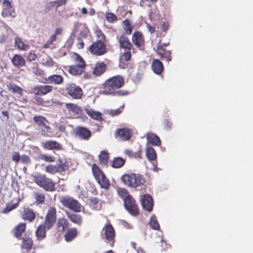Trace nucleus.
Wrapping results in <instances>:
<instances>
[{
  "instance_id": "nucleus-57",
  "label": "nucleus",
  "mask_w": 253,
  "mask_h": 253,
  "mask_svg": "<svg viewBox=\"0 0 253 253\" xmlns=\"http://www.w3.org/2000/svg\"><path fill=\"white\" fill-rule=\"evenodd\" d=\"M166 50L164 49L162 46H158L156 50L157 53L161 56V58L163 57Z\"/></svg>"
},
{
  "instance_id": "nucleus-5",
  "label": "nucleus",
  "mask_w": 253,
  "mask_h": 253,
  "mask_svg": "<svg viewBox=\"0 0 253 253\" xmlns=\"http://www.w3.org/2000/svg\"><path fill=\"white\" fill-rule=\"evenodd\" d=\"M92 170L94 177L101 187L105 189L108 188L110 182L99 167L95 164L93 165Z\"/></svg>"
},
{
  "instance_id": "nucleus-20",
  "label": "nucleus",
  "mask_w": 253,
  "mask_h": 253,
  "mask_svg": "<svg viewBox=\"0 0 253 253\" xmlns=\"http://www.w3.org/2000/svg\"><path fill=\"white\" fill-rule=\"evenodd\" d=\"M152 69L155 74L160 75L163 71V65L159 60L154 59L152 62Z\"/></svg>"
},
{
  "instance_id": "nucleus-40",
  "label": "nucleus",
  "mask_w": 253,
  "mask_h": 253,
  "mask_svg": "<svg viewBox=\"0 0 253 253\" xmlns=\"http://www.w3.org/2000/svg\"><path fill=\"white\" fill-rule=\"evenodd\" d=\"M57 224L59 228L61 227L62 231H64L69 225L68 220L65 218H62L58 219Z\"/></svg>"
},
{
  "instance_id": "nucleus-44",
  "label": "nucleus",
  "mask_w": 253,
  "mask_h": 253,
  "mask_svg": "<svg viewBox=\"0 0 253 253\" xmlns=\"http://www.w3.org/2000/svg\"><path fill=\"white\" fill-rule=\"evenodd\" d=\"M74 59L77 63V65L79 66L80 67H85V62L83 59L78 54H75L74 55Z\"/></svg>"
},
{
  "instance_id": "nucleus-64",
  "label": "nucleus",
  "mask_w": 253,
  "mask_h": 253,
  "mask_svg": "<svg viewBox=\"0 0 253 253\" xmlns=\"http://www.w3.org/2000/svg\"><path fill=\"white\" fill-rule=\"evenodd\" d=\"M126 31L127 34H130L132 31V29L130 27L126 26Z\"/></svg>"
},
{
  "instance_id": "nucleus-9",
  "label": "nucleus",
  "mask_w": 253,
  "mask_h": 253,
  "mask_svg": "<svg viewBox=\"0 0 253 253\" xmlns=\"http://www.w3.org/2000/svg\"><path fill=\"white\" fill-rule=\"evenodd\" d=\"M62 205L76 212L81 211V205L76 200L72 197H65L61 199Z\"/></svg>"
},
{
  "instance_id": "nucleus-59",
  "label": "nucleus",
  "mask_w": 253,
  "mask_h": 253,
  "mask_svg": "<svg viewBox=\"0 0 253 253\" xmlns=\"http://www.w3.org/2000/svg\"><path fill=\"white\" fill-rule=\"evenodd\" d=\"M67 0H58V1H53L52 2V4L56 6L57 7L59 6L62 4H65Z\"/></svg>"
},
{
  "instance_id": "nucleus-8",
  "label": "nucleus",
  "mask_w": 253,
  "mask_h": 253,
  "mask_svg": "<svg viewBox=\"0 0 253 253\" xmlns=\"http://www.w3.org/2000/svg\"><path fill=\"white\" fill-rule=\"evenodd\" d=\"M115 236V230L111 225H106L102 229L101 233L102 238L106 242H110L111 246L113 245Z\"/></svg>"
},
{
  "instance_id": "nucleus-31",
  "label": "nucleus",
  "mask_w": 253,
  "mask_h": 253,
  "mask_svg": "<svg viewBox=\"0 0 253 253\" xmlns=\"http://www.w3.org/2000/svg\"><path fill=\"white\" fill-rule=\"evenodd\" d=\"M146 155L149 161H154L157 158L156 153L154 148L148 147L146 150Z\"/></svg>"
},
{
  "instance_id": "nucleus-13",
  "label": "nucleus",
  "mask_w": 253,
  "mask_h": 253,
  "mask_svg": "<svg viewBox=\"0 0 253 253\" xmlns=\"http://www.w3.org/2000/svg\"><path fill=\"white\" fill-rule=\"evenodd\" d=\"M14 11V9L12 7L10 1L9 0H4L2 2V16L3 17L10 16L12 17H14L15 15L12 14Z\"/></svg>"
},
{
  "instance_id": "nucleus-3",
  "label": "nucleus",
  "mask_w": 253,
  "mask_h": 253,
  "mask_svg": "<svg viewBox=\"0 0 253 253\" xmlns=\"http://www.w3.org/2000/svg\"><path fill=\"white\" fill-rule=\"evenodd\" d=\"M119 42L121 50V61H128L131 57L130 49L132 44L128 38L122 35L119 38Z\"/></svg>"
},
{
  "instance_id": "nucleus-16",
  "label": "nucleus",
  "mask_w": 253,
  "mask_h": 253,
  "mask_svg": "<svg viewBox=\"0 0 253 253\" xmlns=\"http://www.w3.org/2000/svg\"><path fill=\"white\" fill-rule=\"evenodd\" d=\"M146 138L148 143L153 146H159L161 145V141L159 137L153 132H148L146 134Z\"/></svg>"
},
{
  "instance_id": "nucleus-62",
  "label": "nucleus",
  "mask_w": 253,
  "mask_h": 253,
  "mask_svg": "<svg viewBox=\"0 0 253 253\" xmlns=\"http://www.w3.org/2000/svg\"><path fill=\"white\" fill-rule=\"evenodd\" d=\"M146 27H147L148 30L149 31V32L150 33L152 34L155 32V28L154 27L152 26L149 23H146Z\"/></svg>"
},
{
  "instance_id": "nucleus-26",
  "label": "nucleus",
  "mask_w": 253,
  "mask_h": 253,
  "mask_svg": "<svg viewBox=\"0 0 253 253\" xmlns=\"http://www.w3.org/2000/svg\"><path fill=\"white\" fill-rule=\"evenodd\" d=\"M15 46L18 49L24 51L27 50L29 47V45L25 44L22 39L18 37L15 38Z\"/></svg>"
},
{
  "instance_id": "nucleus-45",
  "label": "nucleus",
  "mask_w": 253,
  "mask_h": 253,
  "mask_svg": "<svg viewBox=\"0 0 253 253\" xmlns=\"http://www.w3.org/2000/svg\"><path fill=\"white\" fill-rule=\"evenodd\" d=\"M41 160L44 161L46 162H54L55 159L54 156L49 155L47 156L44 154H42L40 156Z\"/></svg>"
},
{
  "instance_id": "nucleus-46",
  "label": "nucleus",
  "mask_w": 253,
  "mask_h": 253,
  "mask_svg": "<svg viewBox=\"0 0 253 253\" xmlns=\"http://www.w3.org/2000/svg\"><path fill=\"white\" fill-rule=\"evenodd\" d=\"M33 195L34 198L36 199V201L38 202L39 203H42L44 202L45 199L44 194L36 192Z\"/></svg>"
},
{
  "instance_id": "nucleus-12",
  "label": "nucleus",
  "mask_w": 253,
  "mask_h": 253,
  "mask_svg": "<svg viewBox=\"0 0 253 253\" xmlns=\"http://www.w3.org/2000/svg\"><path fill=\"white\" fill-rule=\"evenodd\" d=\"M67 91L69 95L74 98L78 99L82 95V90L81 88L74 84H70L67 87Z\"/></svg>"
},
{
  "instance_id": "nucleus-17",
  "label": "nucleus",
  "mask_w": 253,
  "mask_h": 253,
  "mask_svg": "<svg viewBox=\"0 0 253 253\" xmlns=\"http://www.w3.org/2000/svg\"><path fill=\"white\" fill-rule=\"evenodd\" d=\"M76 135L82 139L88 140L91 136V132L85 127H78L77 128Z\"/></svg>"
},
{
  "instance_id": "nucleus-60",
  "label": "nucleus",
  "mask_w": 253,
  "mask_h": 253,
  "mask_svg": "<svg viewBox=\"0 0 253 253\" xmlns=\"http://www.w3.org/2000/svg\"><path fill=\"white\" fill-rule=\"evenodd\" d=\"M169 26V25L168 22H164L162 25L161 28L163 31L166 32L168 30Z\"/></svg>"
},
{
  "instance_id": "nucleus-48",
  "label": "nucleus",
  "mask_w": 253,
  "mask_h": 253,
  "mask_svg": "<svg viewBox=\"0 0 253 253\" xmlns=\"http://www.w3.org/2000/svg\"><path fill=\"white\" fill-rule=\"evenodd\" d=\"M95 33L96 36L97 37V41L103 42H105V37L101 31H100V30L97 29L95 31Z\"/></svg>"
},
{
  "instance_id": "nucleus-53",
  "label": "nucleus",
  "mask_w": 253,
  "mask_h": 253,
  "mask_svg": "<svg viewBox=\"0 0 253 253\" xmlns=\"http://www.w3.org/2000/svg\"><path fill=\"white\" fill-rule=\"evenodd\" d=\"M106 19L109 22H113L117 19L116 16L112 13L106 14Z\"/></svg>"
},
{
  "instance_id": "nucleus-14",
  "label": "nucleus",
  "mask_w": 253,
  "mask_h": 253,
  "mask_svg": "<svg viewBox=\"0 0 253 253\" xmlns=\"http://www.w3.org/2000/svg\"><path fill=\"white\" fill-rule=\"evenodd\" d=\"M116 135L117 139L122 141L129 140L131 135V131L127 128H122L118 129L116 132Z\"/></svg>"
},
{
  "instance_id": "nucleus-1",
  "label": "nucleus",
  "mask_w": 253,
  "mask_h": 253,
  "mask_svg": "<svg viewBox=\"0 0 253 253\" xmlns=\"http://www.w3.org/2000/svg\"><path fill=\"white\" fill-rule=\"evenodd\" d=\"M124 84L123 79L120 76L113 77L107 80L104 84L103 94L105 95H110L117 93L119 95L127 94L125 91H118L115 92V90L121 87Z\"/></svg>"
},
{
  "instance_id": "nucleus-36",
  "label": "nucleus",
  "mask_w": 253,
  "mask_h": 253,
  "mask_svg": "<svg viewBox=\"0 0 253 253\" xmlns=\"http://www.w3.org/2000/svg\"><path fill=\"white\" fill-rule=\"evenodd\" d=\"M33 119L40 128L44 126V125L46 124V123L47 122L46 119L42 116H35L34 117Z\"/></svg>"
},
{
  "instance_id": "nucleus-2",
  "label": "nucleus",
  "mask_w": 253,
  "mask_h": 253,
  "mask_svg": "<svg viewBox=\"0 0 253 253\" xmlns=\"http://www.w3.org/2000/svg\"><path fill=\"white\" fill-rule=\"evenodd\" d=\"M121 179L126 185L133 188L141 186L146 181L142 175L135 173L124 174Z\"/></svg>"
},
{
  "instance_id": "nucleus-11",
  "label": "nucleus",
  "mask_w": 253,
  "mask_h": 253,
  "mask_svg": "<svg viewBox=\"0 0 253 253\" xmlns=\"http://www.w3.org/2000/svg\"><path fill=\"white\" fill-rule=\"evenodd\" d=\"M141 204L143 209L148 211L153 210V200L152 197L149 194L142 196L140 199Z\"/></svg>"
},
{
  "instance_id": "nucleus-51",
  "label": "nucleus",
  "mask_w": 253,
  "mask_h": 253,
  "mask_svg": "<svg viewBox=\"0 0 253 253\" xmlns=\"http://www.w3.org/2000/svg\"><path fill=\"white\" fill-rule=\"evenodd\" d=\"M20 162L23 164H28L30 163V159L27 155H23L20 157Z\"/></svg>"
},
{
  "instance_id": "nucleus-33",
  "label": "nucleus",
  "mask_w": 253,
  "mask_h": 253,
  "mask_svg": "<svg viewBox=\"0 0 253 253\" xmlns=\"http://www.w3.org/2000/svg\"><path fill=\"white\" fill-rule=\"evenodd\" d=\"M109 159V154L105 151H101L99 155V161L102 165L106 166Z\"/></svg>"
},
{
  "instance_id": "nucleus-56",
  "label": "nucleus",
  "mask_w": 253,
  "mask_h": 253,
  "mask_svg": "<svg viewBox=\"0 0 253 253\" xmlns=\"http://www.w3.org/2000/svg\"><path fill=\"white\" fill-rule=\"evenodd\" d=\"M32 91L35 95H42L41 94V85L34 86Z\"/></svg>"
},
{
  "instance_id": "nucleus-43",
  "label": "nucleus",
  "mask_w": 253,
  "mask_h": 253,
  "mask_svg": "<svg viewBox=\"0 0 253 253\" xmlns=\"http://www.w3.org/2000/svg\"><path fill=\"white\" fill-rule=\"evenodd\" d=\"M118 194L120 196L123 200L129 196L130 195L128 194L127 191L125 188H120L117 189Z\"/></svg>"
},
{
  "instance_id": "nucleus-37",
  "label": "nucleus",
  "mask_w": 253,
  "mask_h": 253,
  "mask_svg": "<svg viewBox=\"0 0 253 253\" xmlns=\"http://www.w3.org/2000/svg\"><path fill=\"white\" fill-rule=\"evenodd\" d=\"M149 225L154 230H158L160 229V225L155 215H152L151 216Z\"/></svg>"
},
{
  "instance_id": "nucleus-30",
  "label": "nucleus",
  "mask_w": 253,
  "mask_h": 253,
  "mask_svg": "<svg viewBox=\"0 0 253 253\" xmlns=\"http://www.w3.org/2000/svg\"><path fill=\"white\" fill-rule=\"evenodd\" d=\"M43 147L46 149H58L59 148V144L56 141H48L42 143Z\"/></svg>"
},
{
  "instance_id": "nucleus-29",
  "label": "nucleus",
  "mask_w": 253,
  "mask_h": 253,
  "mask_svg": "<svg viewBox=\"0 0 253 253\" xmlns=\"http://www.w3.org/2000/svg\"><path fill=\"white\" fill-rule=\"evenodd\" d=\"M46 229L42 224L40 225L37 229L36 236L38 239L42 240L45 237Z\"/></svg>"
},
{
  "instance_id": "nucleus-39",
  "label": "nucleus",
  "mask_w": 253,
  "mask_h": 253,
  "mask_svg": "<svg viewBox=\"0 0 253 253\" xmlns=\"http://www.w3.org/2000/svg\"><path fill=\"white\" fill-rule=\"evenodd\" d=\"M8 88L9 91L13 93L21 94L23 92V89L15 84H9L8 86Z\"/></svg>"
},
{
  "instance_id": "nucleus-38",
  "label": "nucleus",
  "mask_w": 253,
  "mask_h": 253,
  "mask_svg": "<svg viewBox=\"0 0 253 253\" xmlns=\"http://www.w3.org/2000/svg\"><path fill=\"white\" fill-rule=\"evenodd\" d=\"M26 228V224L22 223L18 225L15 228V236L16 238H19L21 236L22 233L25 231Z\"/></svg>"
},
{
  "instance_id": "nucleus-15",
  "label": "nucleus",
  "mask_w": 253,
  "mask_h": 253,
  "mask_svg": "<svg viewBox=\"0 0 253 253\" xmlns=\"http://www.w3.org/2000/svg\"><path fill=\"white\" fill-rule=\"evenodd\" d=\"M67 109L72 115L76 117H79L81 115L82 110L81 108L75 104L72 103H66L65 104Z\"/></svg>"
},
{
  "instance_id": "nucleus-63",
  "label": "nucleus",
  "mask_w": 253,
  "mask_h": 253,
  "mask_svg": "<svg viewBox=\"0 0 253 253\" xmlns=\"http://www.w3.org/2000/svg\"><path fill=\"white\" fill-rule=\"evenodd\" d=\"M62 32V29L61 28H57L55 31V34L54 35H55V36L56 37V35H60Z\"/></svg>"
},
{
  "instance_id": "nucleus-22",
  "label": "nucleus",
  "mask_w": 253,
  "mask_h": 253,
  "mask_svg": "<svg viewBox=\"0 0 253 253\" xmlns=\"http://www.w3.org/2000/svg\"><path fill=\"white\" fill-rule=\"evenodd\" d=\"M33 246V241L32 239L25 235L22 238V241L21 243V248L23 250L25 249L26 250L32 249Z\"/></svg>"
},
{
  "instance_id": "nucleus-7",
  "label": "nucleus",
  "mask_w": 253,
  "mask_h": 253,
  "mask_svg": "<svg viewBox=\"0 0 253 253\" xmlns=\"http://www.w3.org/2000/svg\"><path fill=\"white\" fill-rule=\"evenodd\" d=\"M124 203L126 209L131 215L136 216L138 214L137 206L135 203V201L131 195L126 198L124 200Z\"/></svg>"
},
{
  "instance_id": "nucleus-27",
  "label": "nucleus",
  "mask_w": 253,
  "mask_h": 253,
  "mask_svg": "<svg viewBox=\"0 0 253 253\" xmlns=\"http://www.w3.org/2000/svg\"><path fill=\"white\" fill-rule=\"evenodd\" d=\"M105 64L103 63H98L96 64L93 70V74L96 76H100L103 74L105 70Z\"/></svg>"
},
{
  "instance_id": "nucleus-6",
  "label": "nucleus",
  "mask_w": 253,
  "mask_h": 253,
  "mask_svg": "<svg viewBox=\"0 0 253 253\" xmlns=\"http://www.w3.org/2000/svg\"><path fill=\"white\" fill-rule=\"evenodd\" d=\"M56 220V210L54 208L51 207L46 214L44 221L42 224L46 230L50 229Z\"/></svg>"
},
{
  "instance_id": "nucleus-4",
  "label": "nucleus",
  "mask_w": 253,
  "mask_h": 253,
  "mask_svg": "<svg viewBox=\"0 0 253 253\" xmlns=\"http://www.w3.org/2000/svg\"><path fill=\"white\" fill-rule=\"evenodd\" d=\"M34 181L39 186L42 187L45 190L53 191L55 190V183L53 181L40 173H36L33 175Z\"/></svg>"
},
{
  "instance_id": "nucleus-58",
  "label": "nucleus",
  "mask_w": 253,
  "mask_h": 253,
  "mask_svg": "<svg viewBox=\"0 0 253 253\" xmlns=\"http://www.w3.org/2000/svg\"><path fill=\"white\" fill-rule=\"evenodd\" d=\"M32 72L36 75L41 76L43 74V71L37 68H33Z\"/></svg>"
},
{
  "instance_id": "nucleus-18",
  "label": "nucleus",
  "mask_w": 253,
  "mask_h": 253,
  "mask_svg": "<svg viewBox=\"0 0 253 253\" xmlns=\"http://www.w3.org/2000/svg\"><path fill=\"white\" fill-rule=\"evenodd\" d=\"M63 77L58 75H53L49 76L45 79V83L47 84H59L63 82Z\"/></svg>"
},
{
  "instance_id": "nucleus-49",
  "label": "nucleus",
  "mask_w": 253,
  "mask_h": 253,
  "mask_svg": "<svg viewBox=\"0 0 253 253\" xmlns=\"http://www.w3.org/2000/svg\"><path fill=\"white\" fill-rule=\"evenodd\" d=\"M56 40V37L55 36V35H52L51 36L49 40L47 41L46 43H45L43 45V47L44 48H47L49 47V45L55 41Z\"/></svg>"
},
{
  "instance_id": "nucleus-34",
  "label": "nucleus",
  "mask_w": 253,
  "mask_h": 253,
  "mask_svg": "<svg viewBox=\"0 0 253 253\" xmlns=\"http://www.w3.org/2000/svg\"><path fill=\"white\" fill-rule=\"evenodd\" d=\"M23 217L25 219L31 221L35 218V214L33 210L25 209L24 211Z\"/></svg>"
},
{
  "instance_id": "nucleus-41",
  "label": "nucleus",
  "mask_w": 253,
  "mask_h": 253,
  "mask_svg": "<svg viewBox=\"0 0 253 253\" xmlns=\"http://www.w3.org/2000/svg\"><path fill=\"white\" fill-rule=\"evenodd\" d=\"M53 87L49 85H41V94L45 95L52 91Z\"/></svg>"
},
{
  "instance_id": "nucleus-47",
  "label": "nucleus",
  "mask_w": 253,
  "mask_h": 253,
  "mask_svg": "<svg viewBox=\"0 0 253 253\" xmlns=\"http://www.w3.org/2000/svg\"><path fill=\"white\" fill-rule=\"evenodd\" d=\"M40 129H41L42 134L44 136H47L48 133L51 132V128L46 126V124L40 128Z\"/></svg>"
},
{
  "instance_id": "nucleus-25",
  "label": "nucleus",
  "mask_w": 253,
  "mask_h": 253,
  "mask_svg": "<svg viewBox=\"0 0 253 253\" xmlns=\"http://www.w3.org/2000/svg\"><path fill=\"white\" fill-rule=\"evenodd\" d=\"M77 235V230L75 228L69 229L65 234V239L67 242H70Z\"/></svg>"
},
{
  "instance_id": "nucleus-55",
  "label": "nucleus",
  "mask_w": 253,
  "mask_h": 253,
  "mask_svg": "<svg viewBox=\"0 0 253 253\" xmlns=\"http://www.w3.org/2000/svg\"><path fill=\"white\" fill-rule=\"evenodd\" d=\"M21 156L18 152H15L12 154V160L16 163L20 161Z\"/></svg>"
},
{
  "instance_id": "nucleus-28",
  "label": "nucleus",
  "mask_w": 253,
  "mask_h": 253,
  "mask_svg": "<svg viewBox=\"0 0 253 253\" xmlns=\"http://www.w3.org/2000/svg\"><path fill=\"white\" fill-rule=\"evenodd\" d=\"M56 166L59 172L65 171L68 169V165L64 159H59L57 161Z\"/></svg>"
},
{
  "instance_id": "nucleus-42",
  "label": "nucleus",
  "mask_w": 253,
  "mask_h": 253,
  "mask_svg": "<svg viewBox=\"0 0 253 253\" xmlns=\"http://www.w3.org/2000/svg\"><path fill=\"white\" fill-rule=\"evenodd\" d=\"M45 171L47 173L54 174L57 172H59L56 165H49L45 167Z\"/></svg>"
},
{
  "instance_id": "nucleus-19",
  "label": "nucleus",
  "mask_w": 253,
  "mask_h": 253,
  "mask_svg": "<svg viewBox=\"0 0 253 253\" xmlns=\"http://www.w3.org/2000/svg\"><path fill=\"white\" fill-rule=\"evenodd\" d=\"M132 41L137 46L139 47H142L144 44V39L142 34L140 32H135L132 36Z\"/></svg>"
},
{
  "instance_id": "nucleus-32",
  "label": "nucleus",
  "mask_w": 253,
  "mask_h": 253,
  "mask_svg": "<svg viewBox=\"0 0 253 253\" xmlns=\"http://www.w3.org/2000/svg\"><path fill=\"white\" fill-rule=\"evenodd\" d=\"M84 68V67L78 65L72 66L70 67L69 72L75 76L80 75L83 73Z\"/></svg>"
},
{
  "instance_id": "nucleus-61",
  "label": "nucleus",
  "mask_w": 253,
  "mask_h": 253,
  "mask_svg": "<svg viewBox=\"0 0 253 253\" xmlns=\"http://www.w3.org/2000/svg\"><path fill=\"white\" fill-rule=\"evenodd\" d=\"M121 112L120 109L111 110L109 111V114L113 116L117 115Z\"/></svg>"
},
{
  "instance_id": "nucleus-23",
  "label": "nucleus",
  "mask_w": 253,
  "mask_h": 253,
  "mask_svg": "<svg viewBox=\"0 0 253 253\" xmlns=\"http://www.w3.org/2000/svg\"><path fill=\"white\" fill-rule=\"evenodd\" d=\"M66 215L72 222L78 225L81 224L82 218L80 215L75 213H70L69 212H66Z\"/></svg>"
},
{
  "instance_id": "nucleus-10",
  "label": "nucleus",
  "mask_w": 253,
  "mask_h": 253,
  "mask_svg": "<svg viewBox=\"0 0 253 253\" xmlns=\"http://www.w3.org/2000/svg\"><path fill=\"white\" fill-rule=\"evenodd\" d=\"M89 51L93 54L101 55L107 52V48L104 42L96 41L89 47Z\"/></svg>"
},
{
  "instance_id": "nucleus-50",
  "label": "nucleus",
  "mask_w": 253,
  "mask_h": 253,
  "mask_svg": "<svg viewBox=\"0 0 253 253\" xmlns=\"http://www.w3.org/2000/svg\"><path fill=\"white\" fill-rule=\"evenodd\" d=\"M164 128L167 130H169L172 128V123L171 122L167 119L165 120L164 122Z\"/></svg>"
},
{
  "instance_id": "nucleus-35",
  "label": "nucleus",
  "mask_w": 253,
  "mask_h": 253,
  "mask_svg": "<svg viewBox=\"0 0 253 253\" xmlns=\"http://www.w3.org/2000/svg\"><path fill=\"white\" fill-rule=\"evenodd\" d=\"M125 160L121 157L114 158L112 166L115 168H120L124 166Z\"/></svg>"
},
{
  "instance_id": "nucleus-54",
  "label": "nucleus",
  "mask_w": 253,
  "mask_h": 253,
  "mask_svg": "<svg viewBox=\"0 0 253 253\" xmlns=\"http://www.w3.org/2000/svg\"><path fill=\"white\" fill-rule=\"evenodd\" d=\"M170 54H171L170 51L166 50L163 57H162L161 58L163 59L166 60L168 62H169L171 60V57H170Z\"/></svg>"
},
{
  "instance_id": "nucleus-24",
  "label": "nucleus",
  "mask_w": 253,
  "mask_h": 253,
  "mask_svg": "<svg viewBox=\"0 0 253 253\" xmlns=\"http://www.w3.org/2000/svg\"><path fill=\"white\" fill-rule=\"evenodd\" d=\"M13 64L16 67H21L25 64V60L22 56L18 54L14 55L12 59Z\"/></svg>"
},
{
  "instance_id": "nucleus-21",
  "label": "nucleus",
  "mask_w": 253,
  "mask_h": 253,
  "mask_svg": "<svg viewBox=\"0 0 253 253\" xmlns=\"http://www.w3.org/2000/svg\"><path fill=\"white\" fill-rule=\"evenodd\" d=\"M86 113L88 115L94 120L100 121L102 119V114L99 112L94 111L92 108L87 107L85 108Z\"/></svg>"
},
{
  "instance_id": "nucleus-52",
  "label": "nucleus",
  "mask_w": 253,
  "mask_h": 253,
  "mask_svg": "<svg viewBox=\"0 0 253 253\" xmlns=\"http://www.w3.org/2000/svg\"><path fill=\"white\" fill-rule=\"evenodd\" d=\"M16 206H17V204L7 205V206L6 207V208L3 210V212L4 213H7V212L12 211V210L14 209L16 207Z\"/></svg>"
}]
</instances>
